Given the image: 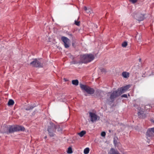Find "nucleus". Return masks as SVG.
Listing matches in <instances>:
<instances>
[{
	"mask_svg": "<svg viewBox=\"0 0 154 154\" xmlns=\"http://www.w3.org/2000/svg\"><path fill=\"white\" fill-rule=\"evenodd\" d=\"M94 58L92 54H85L80 56V63H87L93 60Z\"/></svg>",
	"mask_w": 154,
	"mask_h": 154,
	"instance_id": "f257e3e1",
	"label": "nucleus"
},
{
	"mask_svg": "<svg viewBox=\"0 0 154 154\" xmlns=\"http://www.w3.org/2000/svg\"><path fill=\"white\" fill-rule=\"evenodd\" d=\"M25 128L23 126L19 125H16L15 126H11L9 128L8 132L9 133H11L14 132L20 131H24Z\"/></svg>",
	"mask_w": 154,
	"mask_h": 154,
	"instance_id": "f03ea898",
	"label": "nucleus"
},
{
	"mask_svg": "<svg viewBox=\"0 0 154 154\" xmlns=\"http://www.w3.org/2000/svg\"><path fill=\"white\" fill-rule=\"evenodd\" d=\"M57 126L52 122H50V125L48 127V134L51 137H54L55 135L54 133L57 129Z\"/></svg>",
	"mask_w": 154,
	"mask_h": 154,
	"instance_id": "7ed1b4c3",
	"label": "nucleus"
},
{
	"mask_svg": "<svg viewBox=\"0 0 154 154\" xmlns=\"http://www.w3.org/2000/svg\"><path fill=\"white\" fill-rule=\"evenodd\" d=\"M80 85L82 90L85 91L88 94H94L95 91L93 88H91L88 86L82 84H80Z\"/></svg>",
	"mask_w": 154,
	"mask_h": 154,
	"instance_id": "20e7f679",
	"label": "nucleus"
},
{
	"mask_svg": "<svg viewBox=\"0 0 154 154\" xmlns=\"http://www.w3.org/2000/svg\"><path fill=\"white\" fill-rule=\"evenodd\" d=\"M118 89L116 91H113L112 92H109L107 93V96H109V98L110 100V102H113L115 98L118 97L120 95Z\"/></svg>",
	"mask_w": 154,
	"mask_h": 154,
	"instance_id": "39448f33",
	"label": "nucleus"
},
{
	"mask_svg": "<svg viewBox=\"0 0 154 154\" xmlns=\"http://www.w3.org/2000/svg\"><path fill=\"white\" fill-rule=\"evenodd\" d=\"M30 64L32 66L35 67H42L43 66L41 60L36 58L33 59V61L30 63Z\"/></svg>",
	"mask_w": 154,
	"mask_h": 154,
	"instance_id": "423d86ee",
	"label": "nucleus"
},
{
	"mask_svg": "<svg viewBox=\"0 0 154 154\" xmlns=\"http://www.w3.org/2000/svg\"><path fill=\"white\" fill-rule=\"evenodd\" d=\"M130 85H126L125 86L119 88L117 89L120 95L125 92L130 87Z\"/></svg>",
	"mask_w": 154,
	"mask_h": 154,
	"instance_id": "0eeeda50",
	"label": "nucleus"
},
{
	"mask_svg": "<svg viewBox=\"0 0 154 154\" xmlns=\"http://www.w3.org/2000/svg\"><path fill=\"white\" fill-rule=\"evenodd\" d=\"M62 41L64 42V45L66 48H68L69 46V40L67 37L63 36L61 37Z\"/></svg>",
	"mask_w": 154,
	"mask_h": 154,
	"instance_id": "6e6552de",
	"label": "nucleus"
},
{
	"mask_svg": "<svg viewBox=\"0 0 154 154\" xmlns=\"http://www.w3.org/2000/svg\"><path fill=\"white\" fill-rule=\"evenodd\" d=\"M135 18L139 21L143 20L144 19V14L140 13H138L134 15Z\"/></svg>",
	"mask_w": 154,
	"mask_h": 154,
	"instance_id": "1a4fd4ad",
	"label": "nucleus"
},
{
	"mask_svg": "<svg viewBox=\"0 0 154 154\" xmlns=\"http://www.w3.org/2000/svg\"><path fill=\"white\" fill-rule=\"evenodd\" d=\"M146 135L149 137H152L154 136V128H149L146 133Z\"/></svg>",
	"mask_w": 154,
	"mask_h": 154,
	"instance_id": "9d476101",
	"label": "nucleus"
},
{
	"mask_svg": "<svg viewBox=\"0 0 154 154\" xmlns=\"http://www.w3.org/2000/svg\"><path fill=\"white\" fill-rule=\"evenodd\" d=\"M89 116L91 121L92 122H96L98 117L95 113L90 112H89Z\"/></svg>",
	"mask_w": 154,
	"mask_h": 154,
	"instance_id": "9b49d317",
	"label": "nucleus"
},
{
	"mask_svg": "<svg viewBox=\"0 0 154 154\" xmlns=\"http://www.w3.org/2000/svg\"><path fill=\"white\" fill-rule=\"evenodd\" d=\"M36 106L35 105H28L27 107L25 108V109L26 111L30 110L33 109Z\"/></svg>",
	"mask_w": 154,
	"mask_h": 154,
	"instance_id": "f8f14e48",
	"label": "nucleus"
},
{
	"mask_svg": "<svg viewBox=\"0 0 154 154\" xmlns=\"http://www.w3.org/2000/svg\"><path fill=\"white\" fill-rule=\"evenodd\" d=\"M109 152L111 154H120L117 150H115L113 148H111Z\"/></svg>",
	"mask_w": 154,
	"mask_h": 154,
	"instance_id": "ddd939ff",
	"label": "nucleus"
},
{
	"mask_svg": "<svg viewBox=\"0 0 154 154\" xmlns=\"http://www.w3.org/2000/svg\"><path fill=\"white\" fill-rule=\"evenodd\" d=\"M122 76L125 78H128L129 76V73L126 72H122Z\"/></svg>",
	"mask_w": 154,
	"mask_h": 154,
	"instance_id": "4468645a",
	"label": "nucleus"
},
{
	"mask_svg": "<svg viewBox=\"0 0 154 154\" xmlns=\"http://www.w3.org/2000/svg\"><path fill=\"white\" fill-rule=\"evenodd\" d=\"M84 9L86 11V12L88 14H91V12H92V10L91 9L88 8V9L87 7L85 6L84 7Z\"/></svg>",
	"mask_w": 154,
	"mask_h": 154,
	"instance_id": "2eb2a0df",
	"label": "nucleus"
},
{
	"mask_svg": "<svg viewBox=\"0 0 154 154\" xmlns=\"http://www.w3.org/2000/svg\"><path fill=\"white\" fill-rule=\"evenodd\" d=\"M14 101L13 100L10 99L8 102V105L9 106H12L14 105Z\"/></svg>",
	"mask_w": 154,
	"mask_h": 154,
	"instance_id": "dca6fc26",
	"label": "nucleus"
},
{
	"mask_svg": "<svg viewBox=\"0 0 154 154\" xmlns=\"http://www.w3.org/2000/svg\"><path fill=\"white\" fill-rule=\"evenodd\" d=\"M72 83L73 85L77 86L78 85L79 81L78 80H73L72 81Z\"/></svg>",
	"mask_w": 154,
	"mask_h": 154,
	"instance_id": "f3484780",
	"label": "nucleus"
},
{
	"mask_svg": "<svg viewBox=\"0 0 154 154\" xmlns=\"http://www.w3.org/2000/svg\"><path fill=\"white\" fill-rule=\"evenodd\" d=\"M86 134V131H82L78 133V134L79 136L82 137Z\"/></svg>",
	"mask_w": 154,
	"mask_h": 154,
	"instance_id": "a211bd4d",
	"label": "nucleus"
},
{
	"mask_svg": "<svg viewBox=\"0 0 154 154\" xmlns=\"http://www.w3.org/2000/svg\"><path fill=\"white\" fill-rule=\"evenodd\" d=\"M89 148L88 147L85 148L84 151V153L85 154H88L89 152Z\"/></svg>",
	"mask_w": 154,
	"mask_h": 154,
	"instance_id": "6ab92c4d",
	"label": "nucleus"
},
{
	"mask_svg": "<svg viewBox=\"0 0 154 154\" xmlns=\"http://www.w3.org/2000/svg\"><path fill=\"white\" fill-rule=\"evenodd\" d=\"M72 64H78V63L79 64H82V63H80V60L79 61H76V60H73L72 61Z\"/></svg>",
	"mask_w": 154,
	"mask_h": 154,
	"instance_id": "aec40b11",
	"label": "nucleus"
},
{
	"mask_svg": "<svg viewBox=\"0 0 154 154\" xmlns=\"http://www.w3.org/2000/svg\"><path fill=\"white\" fill-rule=\"evenodd\" d=\"M67 152L69 154H71L72 152V149L71 147H69V148H68V149Z\"/></svg>",
	"mask_w": 154,
	"mask_h": 154,
	"instance_id": "412c9836",
	"label": "nucleus"
},
{
	"mask_svg": "<svg viewBox=\"0 0 154 154\" xmlns=\"http://www.w3.org/2000/svg\"><path fill=\"white\" fill-rule=\"evenodd\" d=\"M127 43L126 42H124L122 44V46L123 47H125L127 45Z\"/></svg>",
	"mask_w": 154,
	"mask_h": 154,
	"instance_id": "4be33fe9",
	"label": "nucleus"
},
{
	"mask_svg": "<svg viewBox=\"0 0 154 154\" xmlns=\"http://www.w3.org/2000/svg\"><path fill=\"white\" fill-rule=\"evenodd\" d=\"M138 36H139V38H138V41H141V36H140L139 35H137L136 36V38H138Z\"/></svg>",
	"mask_w": 154,
	"mask_h": 154,
	"instance_id": "5701e85b",
	"label": "nucleus"
},
{
	"mask_svg": "<svg viewBox=\"0 0 154 154\" xmlns=\"http://www.w3.org/2000/svg\"><path fill=\"white\" fill-rule=\"evenodd\" d=\"M75 23L76 25L78 26H79L80 25V21H77L76 20H75Z\"/></svg>",
	"mask_w": 154,
	"mask_h": 154,
	"instance_id": "b1692460",
	"label": "nucleus"
},
{
	"mask_svg": "<svg viewBox=\"0 0 154 154\" xmlns=\"http://www.w3.org/2000/svg\"><path fill=\"white\" fill-rule=\"evenodd\" d=\"M129 1L132 3L134 4L137 2V0H130Z\"/></svg>",
	"mask_w": 154,
	"mask_h": 154,
	"instance_id": "393cba45",
	"label": "nucleus"
},
{
	"mask_svg": "<svg viewBox=\"0 0 154 154\" xmlns=\"http://www.w3.org/2000/svg\"><path fill=\"white\" fill-rule=\"evenodd\" d=\"M101 136L102 137H104L105 136L106 134L105 132L103 131L101 133Z\"/></svg>",
	"mask_w": 154,
	"mask_h": 154,
	"instance_id": "a878e982",
	"label": "nucleus"
},
{
	"mask_svg": "<svg viewBox=\"0 0 154 154\" xmlns=\"http://www.w3.org/2000/svg\"><path fill=\"white\" fill-rule=\"evenodd\" d=\"M138 116L140 117H141V115H142L143 114V113L142 112H138Z\"/></svg>",
	"mask_w": 154,
	"mask_h": 154,
	"instance_id": "bb28decb",
	"label": "nucleus"
},
{
	"mask_svg": "<svg viewBox=\"0 0 154 154\" xmlns=\"http://www.w3.org/2000/svg\"><path fill=\"white\" fill-rule=\"evenodd\" d=\"M121 97H125L127 98L128 97L127 95L126 94H124L121 96Z\"/></svg>",
	"mask_w": 154,
	"mask_h": 154,
	"instance_id": "cd10ccee",
	"label": "nucleus"
},
{
	"mask_svg": "<svg viewBox=\"0 0 154 154\" xmlns=\"http://www.w3.org/2000/svg\"><path fill=\"white\" fill-rule=\"evenodd\" d=\"M57 131H60L61 130V129H60V127L59 126H57Z\"/></svg>",
	"mask_w": 154,
	"mask_h": 154,
	"instance_id": "c85d7f7f",
	"label": "nucleus"
},
{
	"mask_svg": "<svg viewBox=\"0 0 154 154\" xmlns=\"http://www.w3.org/2000/svg\"><path fill=\"white\" fill-rule=\"evenodd\" d=\"M117 142V141L116 140H114V145H116Z\"/></svg>",
	"mask_w": 154,
	"mask_h": 154,
	"instance_id": "c756f323",
	"label": "nucleus"
},
{
	"mask_svg": "<svg viewBox=\"0 0 154 154\" xmlns=\"http://www.w3.org/2000/svg\"><path fill=\"white\" fill-rule=\"evenodd\" d=\"M47 138V136H45V137H44V138L45 139H46Z\"/></svg>",
	"mask_w": 154,
	"mask_h": 154,
	"instance_id": "7c9ffc66",
	"label": "nucleus"
},
{
	"mask_svg": "<svg viewBox=\"0 0 154 154\" xmlns=\"http://www.w3.org/2000/svg\"><path fill=\"white\" fill-rule=\"evenodd\" d=\"M139 60L140 62V61H141V59L140 58L139 59Z\"/></svg>",
	"mask_w": 154,
	"mask_h": 154,
	"instance_id": "2f4dec72",
	"label": "nucleus"
},
{
	"mask_svg": "<svg viewBox=\"0 0 154 154\" xmlns=\"http://www.w3.org/2000/svg\"><path fill=\"white\" fill-rule=\"evenodd\" d=\"M69 35H70V36H72V34H69Z\"/></svg>",
	"mask_w": 154,
	"mask_h": 154,
	"instance_id": "473e14b6",
	"label": "nucleus"
},
{
	"mask_svg": "<svg viewBox=\"0 0 154 154\" xmlns=\"http://www.w3.org/2000/svg\"><path fill=\"white\" fill-rule=\"evenodd\" d=\"M107 154H111L110 152H109Z\"/></svg>",
	"mask_w": 154,
	"mask_h": 154,
	"instance_id": "72a5a7b5",
	"label": "nucleus"
},
{
	"mask_svg": "<svg viewBox=\"0 0 154 154\" xmlns=\"http://www.w3.org/2000/svg\"><path fill=\"white\" fill-rule=\"evenodd\" d=\"M109 132H111V130H109Z\"/></svg>",
	"mask_w": 154,
	"mask_h": 154,
	"instance_id": "f704fd0d",
	"label": "nucleus"
}]
</instances>
